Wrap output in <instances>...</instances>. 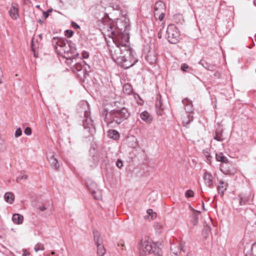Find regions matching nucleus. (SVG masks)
<instances>
[{
  "label": "nucleus",
  "instance_id": "obj_23",
  "mask_svg": "<svg viewBox=\"0 0 256 256\" xmlns=\"http://www.w3.org/2000/svg\"><path fill=\"white\" fill-rule=\"evenodd\" d=\"M133 90L132 86L129 84H125L123 86V92L126 94H130Z\"/></svg>",
  "mask_w": 256,
  "mask_h": 256
},
{
  "label": "nucleus",
  "instance_id": "obj_7",
  "mask_svg": "<svg viewBox=\"0 0 256 256\" xmlns=\"http://www.w3.org/2000/svg\"><path fill=\"white\" fill-rule=\"evenodd\" d=\"M180 33L176 26L174 24H169L166 32V38L171 44H176L180 40Z\"/></svg>",
  "mask_w": 256,
  "mask_h": 256
},
{
  "label": "nucleus",
  "instance_id": "obj_54",
  "mask_svg": "<svg viewBox=\"0 0 256 256\" xmlns=\"http://www.w3.org/2000/svg\"><path fill=\"white\" fill-rule=\"evenodd\" d=\"M52 11V9H50V8H49V10H48L49 13H50V12H51Z\"/></svg>",
  "mask_w": 256,
  "mask_h": 256
},
{
  "label": "nucleus",
  "instance_id": "obj_45",
  "mask_svg": "<svg viewBox=\"0 0 256 256\" xmlns=\"http://www.w3.org/2000/svg\"><path fill=\"white\" fill-rule=\"evenodd\" d=\"M44 16L45 19H46L47 18H48V10H46V11H44L43 12Z\"/></svg>",
  "mask_w": 256,
  "mask_h": 256
},
{
  "label": "nucleus",
  "instance_id": "obj_56",
  "mask_svg": "<svg viewBox=\"0 0 256 256\" xmlns=\"http://www.w3.org/2000/svg\"><path fill=\"white\" fill-rule=\"evenodd\" d=\"M36 7L37 8H40V6H37Z\"/></svg>",
  "mask_w": 256,
  "mask_h": 256
},
{
  "label": "nucleus",
  "instance_id": "obj_31",
  "mask_svg": "<svg viewBox=\"0 0 256 256\" xmlns=\"http://www.w3.org/2000/svg\"><path fill=\"white\" fill-rule=\"evenodd\" d=\"M94 240L96 244H99L102 243V239L100 238V234L98 232H94Z\"/></svg>",
  "mask_w": 256,
  "mask_h": 256
},
{
  "label": "nucleus",
  "instance_id": "obj_29",
  "mask_svg": "<svg viewBox=\"0 0 256 256\" xmlns=\"http://www.w3.org/2000/svg\"><path fill=\"white\" fill-rule=\"evenodd\" d=\"M38 40H36V42H35L34 38H32L31 42V49L34 52V56L36 57V54L35 53V50L37 48H38Z\"/></svg>",
  "mask_w": 256,
  "mask_h": 256
},
{
  "label": "nucleus",
  "instance_id": "obj_11",
  "mask_svg": "<svg viewBox=\"0 0 256 256\" xmlns=\"http://www.w3.org/2000/svg\"><path fill=\"white\" fill-rule=\"evenodd\" d=\"M185 252L184 246L182 244L178 246L172 244L170 246L171 256H182V253Z\"/></svg>",
  "mask_w": 256,
  "mask_h": 256
},
{
  "label": "nucleus",
  "instance_id": "obj_40",
  "mask_svg": "<svg viewBox=\"0 0 256 256\" xmlns=\"http://www.w3.org/2000/svg\"><path fill=\"white\" fill-rule=\"evenodd\" d=\"M188 68V66L186 64H182L181 65V70L183 72H186Z\"/></svg>",
  "mask_w": 256,
  "mask_h": 256
},
{
  "label": "nucleus",
  "instance_id": "obj_33",
  "mask_svg": "<svg viewBox=\"0 0 256 256\" xmlns=\"http://www.w3.org/2000/svg\"><path fill=\"white\" fill-rule=\"evenodd\" d=\"M74 34V32L72 30H66L64 31V35L68 38H71Z\"/></svg>",
  "mask_w": 256,
  "mask_h": 256
},
{
  "label": "nucleus",
  "instance_id": "obj_18",
  "mask_svg": "<svg viewBox=\"0 0 256 256\" xmlns=\"http://www.w3.org/2000/svg\"><path fill=\"white\" fill-rule=\"evenodd\" d=\"M49 163H50L52 168L54 170H58L60 165L58 160L54 157V154L52 155L50 160H49Z\"/></svg>",
  "mask_w": 256,
  "mask_h": 256
},
{
  "label": "nucleus",
  "instance_id": "obj_22",
  "mask_svg": "<svg viewBox=\"0 0 256 256\" xmlns=\"http://www.w3.org/2000/svg\"><path fill=\"white\" fill-rule=\"evenodd\" d=\"M14 199V196L12 192H6L4 194V200H5L10 203L12 204Z\"/></svg>",
  "mask_w": 256,
  "mask_h": 256
},
{
  "label": "nucleus",
  "instance_id": "obj_24",
  "mask_svg": "<svg viewBox=\"0 0 256 256\" xmlns=\"http://www.w3.org/2000/svg\"><path fill=\"white\" fill-rule=\"evenodd\" d=\"M193 212L192 216V222L193 224V225L195 226L197 224L198 216V214L200 212L196 210H192Z\"/></svg>",
  "mask_w": 256,
  "mask_h": 256
},
{
  "label": "nucleus",
  "instance_id": "obj_50",
  "mask_svg": "<svg viewBox=\"0 0 256 256\" xmlns=\"http://www.w3.org/2000/svg\"><path fill=\"white\" fill-rule=\"evenodd\" d=\"M220 74L218 72H216L214 74L215 76L218 77L220 76Z\"/></svg>",
  "mask_w": 256,
  "mask_h": 256
},
{
  "label": "nucleus",
  "instance_id": "obj_46",
  "mask_svg": "<svg viewBox=\"0 0 256 256\" xmlns=\"http://www.w3.org/2000/svg\"><path fill=\"white\" fill-rule=\"evenodd\" d=\"M150 216H151L152 219L154 220V219L156 218V212H152V213Z\"/></svg>",
  "mask_w": 256,
  "mask_h": 256
},
{
  "label": "nucleus",
  "instance_id": "obj_10",
  "mask_svg": "<svg viewBox=\"0 0 256 256\" xmlns=\"http://www.w3.org/2000/svg\"><path fill=\"white\" fill-rule=\"evenodd\" d=\"M87 187L94 199L100 200L102 198L101 192L97 188V185L95 182L87 183Z\"/></svg>",
  "mask_w": 256,
  "mask_h": 256
},
{
  "label": "nucleus",
  "instance_id": "obj_12",
  "mask_svg": "<svg viewBox=\"0 0 256 256\" xmlns=\"http://www.w3.org/2000/svg\"><path fill=\"white\" fill-rule=\"evenodd\" d=\"M204 184L210 188L214 187V178L212 174L208 172H205L202 176Z\"/></svg>",
  "mask_w": 256,
  "mask_h": 256
},
{
  "label": "nucleus",
  "instance_id": "obj_52",
  "mask_svg": "<svg viewBox=\"0 0 256 256\" xmlns=\"http://www.w3.org/2000/svg\"><path fill=\"white\" fill-rule=\"evenodd\" d=\"M256 0H254V4L256 6Z\"/></svg>",
  "mask_w": 256,
  "mask_h": 256
},
{
  "label": "nucleus",
  "instance_id": "obj_27",
  "mask_svg": "<svg viewBox=\"0 0 256 256\" xmlns=\"http://www.w3.org/2000/svg\"><path fill=\"white\" fill-rule=\"evenodd\" d=\"M97 246V254L98 256H103L106 253V250L103 245L99 244L96 245Z\"/></svg>",
  "mask_w": 256,
  "mask_h": 256
},
{
  "label": "nucleus",
  "instance_id": "obj_39",
  "mask_svg": "<svg viewBox=\"0 0 256 256\" xmlns=\"http://www.w3.org/2000/svg\"><path fill=\"white\" fill-rule=\"evenodd\" d=\"M24 133L27 136H30L32 134V130L30 127H27L24 130Z\"/></svg>",
  "mask_w": 256,
  "mask_h": 256
},
{
  "label": "nucleus",
  "instance_id": "obj_53",
  "mask_svg": "<svg viewBox=\"0 0 256 256\" xmlns=\"http://www.w3.org/2000/svg\"><path fill=\"white\" fill-rule=\"evenodd\" d=\"M38 22L40 24H42L43 22L40 20H39Z\"/></svg>",
  "mask_w": 256,
  "mask_h": 256
},
{
  "label": "nucleus",
  "instance_id": "obj_30",
  "mask_svg": "<svg viewBox=\"0 0 256 256\" xmlns=\"http://www.w3.org/2000/svg\"><path fill=\"white\" fill-rule=\"evenodd\" d=\"M137 140L134 136L128 138V144L130 147L136 148L137 146Z\"/></svg>",
  "mask_w": 256,
  "mask_h": 256
},
{
  "label": "nucleus",
  "instance_id": "obj_41",
  "mask_svg": "<svg viewBox=\"0 0 256 256\" xmlns=\"http://www.w3.org/2000/svg\"><path fill=\"white\" fill-rule=\"evenodd\" d=\"M204 155L206 156V157L207 158V160H210V158H211V156H210L209 152H208V151L207 150H204Z\"/></svg>",
  "mask_w": 256,
  "mask_h": 256
},
{
  "label": "nucleus",
  "instance_id": "obj_57",
  "mask_svg": "<svg viewBox=\"0 0 256 256\" xmlns=\"http://www.w3.org/2000/svg\"><path fill=\"white\" fill-rule=\"evenodd\" d=\"M255 37H256V36H255Z\"/></svg>",
  "mask_w": 256,
  "mask_h": 256
},
{
  "label": "nucleus",
  "instance_id": "obj_9",
  "mask_svg": "<svg viewBox=\"0 0 256 256\" xmlns=\"http://www.w3.org/2000/svg\"><path fill=\"white\" fill-rule=\"evenodd\" d=\"M166 6L162 2H157L154 6V14L155 17L158 16V19L162 21L164 20L165 16Z\"/></svg>",
  "mask_w": 256,
  "mask_h": 256
},
{
  "label": "nucleus",
  "instance_id": "obj_2",
  "mask_svg": "<svg viewBox=\"0 0 256 256\" xmlns=\"http://www.w3.org/2000/svg\"><path fill=\"white\" fill-rule=\"evenodd\" d=\"M106 35L112 38L113 42L116 46V48H112V50L116 49L118 48L120 50V52H122V49L124 47H130L126 44L129 40L128 34L126 32L125 30L122 31V29H116L114 24L110 22L104 28Z\"/></svg>",
  "mask_w": 256,
  "mask_h": 256
},
{
  "label": "nucleus",
  "instance_id": "obj_26",
  "mask_svg": "<svg viewBox=\"0 0 256 256\" xmlns=\"http://www.w3.org/2000/svg\"><path fill=\"white\" fill-rule=\"evenodd\" d=\"M216 158L218 162H226L228 161V158L224 156V155L222 152L216 153Z\"/></svg>",
  "mask_w": 256,
  "mask_h": 256
},
{
  "label": "nucleus",
  "instance_id": "obj_4",
  "mask_svg": "<svg viewBox=\"0 0 256 256\" xmlns=\"http://www.w3.org/2000/svg\"><path fill=\"white\" fill-rule=\"evenodd\" d=\"M161 244L158 242L152 244V240L148 236L142 238L138 242V249L140 253L154 254L156 256L162 254V250L160 246Z\"/></svg>",
  "mask_w": 256,
  "mask_h": 256
},
{
  "label": "nucleus",
  "instance_id": "obj_47",
  "mask_svg": "<svg viewBox=\"0 0 256 256\" xmlns=\"http://www.w3.org/2000/svg\"><path fill=\"white\" fill-rule=\"evenodd\" d=\"M38 208H39V210H41V211H42H42H44V210H46V208L45 206H40Z\"/></svg>",
  "mask_w": 256,
  "mask_h": 256
},
{
  "label": "nucleus",
  "instance_id": "obj_8",
  "mask_svg": "<svg viewBox=\"0 0 256 256\" xmlns=\"http://www.w3.org/2000/svg\"><path fill=\"white\" fill-rule=\"evenodd\" d=\"M250 200L248 194L244 193L240 194L237 198H234L232 201V206L235 209L238 210L240 206L244 205Z\"/></svg>",
  "mask_w": 256,
  "mask_h": 256
},
{
  "label": "nucleus",
  "instance_id": "obj_17",
  "mask_svg": "<svg viewBox=\"0 0 256 256\" xmlns=\"http://www.w3.org/2000/svg\"><path fill=\"white\" fill-rule=\"evenodd\" d=\"M156 99L158 100L156 102V112L158 115L162 116L164 113V110L162 108V104L161 101L160 96H157Z\"/></svg>",
  "mask_w": 256,
  "mask_h": 256
},
{
  "label": "nucleus",
  "instance_id": "obj_13",
  "mask_svg": "<svg viewBox=\"0 0 256 256\" xmlns=\"http://www.w3.org/2000/svg\"><path fill=\"white\" fill-rule=\"evenodd\" d=\"M10 16L14 20H16L18 17V9L16 4H12L8 11Z\"/></svg>",
  "mask_w": 256,
  "mask_h": 256
},
{
  "label": "nucleus",
  "instance_id": "obj_44",
  "mask_svg": "<svg viewBox=\"0 0 256 256\" xmlns=\"http://www.w3.org/2000/svg\"><path fill=\"white\" fill-rule=\"evenodd\" d=\"M34 248V250L36 252H38L39 250H44L42 246V248H40V246H38V245L36 246Z\"/></svg>",
  "mask_w": 256,
  "mask_h": 256
},
{
  "label": "nucleus",
  "instance_id": "obj_3",
  "mask_svg": "<svg viewBox=\"0 0 256 256\" xmlns=\"http://www.w3.org/2000/svg\"><path fill=\"white\" fill-rule=\"evenodd\" d=\"M122 52L117 48L116 49L110 50V52L112 60L124 68L127 69L134 64L132 61V54L131 48L130 47H124Z\"/></svg>",
  "mask_w": 256,
  "mask_h": 256
},
{
  "label": "nucleus",
  "instance_id": "obj_42",
  "mask_svg": "<svg viewBox=\"0 0 256 256\" xmlns=\"http://www.w3.org/2000/svg\"><path fill=\"white\" fill-rule=\"evenodd\" d=\"M116 166H117V167L120 168L123 166L122 161L120 160H118L116 162Z\"/></svg>",
  "mask_w": 256,
  "mask_h": 256
},
{
  "label": "nucleus",
  "instance_id": "obj_43",
  "mask_svg": "<svg viewBox=\"0 0 256 256\" xmlns=\"http://www.w3.org/2000/svg\"><path fill=\"white\" fill-rule=\"evenodd\" d=\"M162 227V225L160 223H156L154 224V228L156 230H160Z\"/></svg>",
  "mask_w": 256,
  "mask_h": 256
},
{
  "label": "nucleus",
  "instance_id": "obj_48",
  "mask_svg": "<svg viewBox=\"0 0 256 256\" xmlns=\"http://www.w3.org/2000/svg\"><path fill=\"white\" fill-rule=\"evenodd\" d=\"M152 213V209H148V210H147V214L149 216H150Z\"/></svg>",
  "mask_w": 256,
  "mask_h": 256
},
{
  "label": "nucleus",
  "instance_id": "obj_51",
  "mask_svg": "<svg viewBox=\"0 0 256 256\" xmlns=\"http://www.w3.org/2000/svg\"><path fill=\"white\" fill-rule=\"evenodd\" d=\"M38 37L40 38V40H42V34H39Z\"/></svg>",
  "mask_w": 256,
  "mask_h": 256
},
{
  "label": "nucleus",
  "instance_id": "obj_1",
  "mask_svg": "<svg viewBox=\"0 0 256 256\" xmlns=\"http://www.w3.org/2000/svg\"><path fill=\"white\" fill-rule=\"evenodd\" d=\"M52 44L56 52L67 60L74 58L78 55L76 48L72 46L71 42L66 38L54 37L52 40Z\"/></svg>",
  "mask_w": 256,
  "mask_h": 256
},
{
  "label": "nucleus",
  "instance_id": "obj_32",
  "mask_svg": "<svg viewBox=\"0 0 256 256\" xmlns=\"http://www.w3.org/2000/svg\"><path fill=\"white\" fill-rule=\"evenodd\" d=\"M250 255L251 256H256V242L252 246Z\"/></svg>",
  "mask_w": 256,
  "mask_h": 256
},
{
  "label": "nucleus",
  "instance_id": "obj_38",
  "mask_svg": "<svg viewBox=\"0 0 256 256\" xmlns=\"http://www.w3.org/2000/svg\"><path fill=\"white\" fill-rule=\"evenodd\" d=\"M82 56L83 58H88L89 57V52L86 50L82 51Z\"/></svg>",
  "mask_w": 256,
  "mask_h": 256
},
{
  "label": "nucleus",
  "instance_id": "obj_58",
  "mask_svg": "<svg viewBox=\"0 0 256 256\" xmlns=\"http://www.w3.org/2000/svg\"><path fill=\"white\" fill-rule=\"evenodd\" d=\"M61 2H62V0H60Z\"/></svg>",
  "mask_w": 256,
  "mask_h": 256
},
{
  "label": "nucleus",
  "instance_id": "obj_20",
  "mask_svg": "<svg viewBox=\"0 0 256 256\" xmlns=\"http://www.w3.org/2000/svg\"><path fill=\"white\" fill-rule=\"evenodd\" d=\"M199 64H202V66L204 68L206 69L210 70V71H214L216 70V66L215 65L211 64H208L206 62H205L203 60H201Z\"/></svg>",
  "mask_w": 256,
  "mask_h": 256
},
{
  "label": "nucleus",
  "instance_id": "obj_55",
  "mask_svg": "<svg viewBox=\"0 0 256 256\" xmlns=\"http://www.w3.org/2000/svg\"><path fill=\"white\" fill-rule=\"evenodd\" d=\"M202 206H203V208H204V202H202Z\"/></svg>",
  "mask_w": 256,
  "mask_h": 256
},
{
  "label": "nucleus",
  "instance_id": "obj_28",
  "mask_svg": "<svg viewBox=\"0 0 256 256\" xmlns=\"http://www.w3.org/2000/svg\"><path fill=\"white\" fill-rule=\"evenodd\" d=\"M108 136L110 138L114 140L118 139L120 136L118 132L114 130H111L108 131Z\"/></svg>",
  "mask_w": 256,
  "mask_h": 256
},
{
  "label": "nucleus",
  "instance_id": "obj_49",
  "mask_svg": "<svg viewBox=\"0 0 256 256\" xmlns=\"http://www.w3.org/2000/svg\"><path fill=\"white\" fill-rule=\"evenodd\" d=\"M55 254H56V252H54V251H53V252H51L50 255V254H49V256H58V255H56V256H55Z\"/></svg>",
  "mask_w": 256,
  "mask_h": 256
},
{
  "label": "nucleus",
  "instance_id": "obj_36",
  "mask_svg": "<svg viewBox=\"0 0 256 256\" xmlns=\"http://www.w3.org/2000/svg\"><path fill=\"white\" fill-rule=\"evenodd\" d=\"M22 134V130L21 128H18L15 132V134H14L15 137L18 138V137L21 136Z\"/></svg>",
  "mask_w": 256,
  "mask_h": 256
},
{
  "label": "nucleus",
  "instance_id": "obj_19",
  "mask_svg": "<svg viewBox=\"0 0 256 256\" xmlns=\"http://www.w3.org/2000/svg\"><path fill=\"white\" fill-rule=\"evenodd\" d=\"M140 118L146 123H150L152 120V116L146 111L142 112L140 114Z\"/></svg>",
  "mask_w": 256,
  "mask_h": 256
},
{
  "label": "nucleus",
  "instance_id": "obj_35",
  "mask_svg": "<svg viewBox=\"0 0 256 256\" xmlns=\"http://www.w3.org/2000/svg\"><path fill=\"white\" fill-rule=\"evenodd\" d=\"M28 178V175L24 174L22 176H19L16 178V182H20V180H27Z\"/></svg>",
  "mask_w": 256,
  "mask_h": 256
},
{
  "label": "nucleus",
  "instance_id": "obj_14",
  "mask_svg": "<svg viewBox=\"0 0 256 256\" xmlns=\"http://www.w3.org/2000/svg\"><path fill=\"white\" fill-rule=\"evenodd\" d=\"M182 102L184 106V109L187 113H192V102L188 98H185L182 100Z\"/></svg>",
  "mask_w": 256,
  "mask_h": 256
},
{
  "label": "nucleus",
  "instance_id": "obj_37",
  "mask_svg": "<svg viewBox=\"0 0 256 256\" xmlns=\"http://www.w3.org/2000/svg\"><path fill=\"white\" fill-rule=\"evenodd\" d=\"M71 26L75 30L80 29V26L74 21L71 22Z\"/></svg>",
  "mask_w": 256,
  "mask_h": 256
},
{
  "label": "nucleus",
  "instance_id": "obj_21",
  "mask_svg": "<svg viewBox=\"0 0 256 256\" xmlns=\"http://www.w3.org/2000/svg\"><path fill=\"white\" fill-rule=\"evenodd\" d=\"M23 219V216L18 214H14L12 218V220L14 222L17 224H22Z\"/></svg>",
  "mask_w": 256,
  "mask_h": 256
},
{
  "label": "nucleus",
  "instance_id": "obj_15",
  "mask_svg": "<svg viewBox=\"0 0 256 256\" xmlns=\"http://www.w3.org/2000/svg\"><path fill=\"white\" fill-rule=\"evenodd\" d=\"M194 116L192 113H187L182 117V124L184 126L188 128L190 124L193 121Z\"/></svg>",
  "mask_w": 256,
  "mask_h": 256
},
{
  "label": "nucleus",
  "instance_id": "obj_16",
  "mask_svg": "<svg viewBox=\"0 0 256 256\" xmlns=\"http://www.w3.org/2000/svg\"><path fill=\"white\" fill-rule=\"evenodd\" d=\"M227 187L228 184L225 183L224 180H220V181L219 184L217 186V190L218 193L222 197L224 196L225 190L227 189Z\"/></svg>",
  "mask_w": 256,
  "mask_h": 256
},
{
  "label": "nucleus",
  "instance_id": "obj_34",
  "mask_svg": "<svg viewBox=\"0 0 256 256\" xmlns=\"http://www.w3.org/2000/svg\"><path fill=\"white\" fill-rule=\"evenodd\" d=\"M194 192L192 190H188L185 192V196L186 198L193 197L194 196Z\"/></svg>",
  "mask_w": 256,
  "mask_h": 256
},
{
  "label": "nucleus",
  "instance_id": "obj_5",
  "mask_svg": "<svg viewBox=\"0 0 256 256\" xmlns=\"http://www.w3.org/2000/svg\"><path fill=\"white\" fill-rule=\"evenodd\" d=\"M130 116V113L124 107L120 110H114L106 115L105 121L108 125L115 123L120 124Z\"/></svg>",
  "mask_w": 256,
  "mask_h": 256
},
{
  "label": "nucleus",
  "instance_id": "obj_25",
  "mask_svg": "<svg viewBox=\"0 0 256 256\" xmlns=\"http://www.w3.org/2000/svg\"><path fill=\"white\" fill-rule=\"evenodd\" d=\"M214 139L218 142H222L224 140L222 136V132L220 130H216L215 132Z\"/></svg>",
  "mask_w": 256,
  "mask_h": 256
},
{
  "label": "nucleus",
  "instance_id": "obj_6",
  "mask_svg": "<svg viewBox=\"0 0 256 256\" xmlns=\"http://www.w3.org/2000/svg\"><path fill=\"white\" fill-rule=\"evenodd\" d=\"M81 104L84 107L87 108V110L84 108V118L82 120V125L84 129L87 130L88 132L92 135L95 131V127L94 122L90 117L88 104L86 101L82 102Z\"/></svg>",
  "mask_w": 256,
  "mask_h": 256
}]
</instances>
